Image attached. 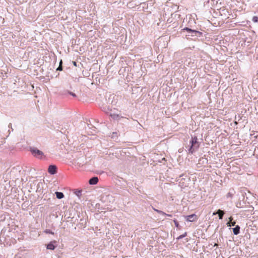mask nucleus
<instances>
[{"label":"nucleus","instance_id":"1","mask_svg":"<svg viewBox=\"0 0 258 258\" xmlns=\"http://www.w3.org/2000/svg\"><path fill=\"white\" fill-rule=\"evenodd\" d=\"M30 151L34 156L38 159H43L45 157L43 153L36 148H30Z\"/></svg>","mask_w":258,"mask_h":258},{"label":"nucleus","instance_id":"2","mask_svg":"<svg viewBox=\"0 0 258 258\" xmlns=\"http://www.w3.org/2000/svg\"><path fill=\"white\" fill-rule=\"evenodd\" d=\"M191 144V146L189 149V152L191 154H192L195 151L194 148L196 149H198L199 148V145L196 146V144H198V138L197 137H194L191 138V140L190 142Z\"/></svg>","mask_w":258,"mask_h":258},{"label":"nucleus","instance_id":"3","mask_svg":"<svg viewBox=\"0 0 258 258\" xmlns=\"http://www.w3.org/2000/svg\"><path fill=\"white\" fill-rule=\"evenodd\" d=\"M186 220L187 221L189 222H194L197 220V216L195 214H191L190 215H188L185 217Z\"/></svg>","mask_w":258,"mask_h":258},{"label":"nucleus","instance_id":"4","mask_svg":"<svg viewBox=\"0 0 258 258\" xmlns=\"http://www.w3.org/2000/svg\"><path fill=\"white\" fill-rule=\"evenodd\" d=\"M57 167L55 165H50L48 169V172L51 174H54L56 173Z\"/></svg>","mask_w":258,"mask_h":258},{"label":"nucleus","instance_id":"5","mask_svg":"<svg viewBox=\"0 0 258 258\" xmlns=\"http://www.w3.org/2000/svg\"><path fill=\"white\" fill-rule=\"evenodd\" d=\"M56 241L55 240H53L49 242L47 245V249L50 250H54L56 246L54 245V243H56Z\"/></svg>","mask_w":258,"mask_h":258},{"label":"nucleus","instance_id":"6","mask_svg":"<svg viewBox=\"0 0 258 258\" xmlns=\"http://www.w3.org/2000/svg\"><path fill=\"white\" fill-rule=\"evenodd\" d=\"M98 182V178L97 177H92L89 181V184H93V185L97 184Z\"/></svg>","mask_w":258,"mask_h":258},{"label":"nucleus","instance_id":"7","mask_svg":"<svg viewBox=\"0 0 258 258\" xmlns=\"http://www.w3.org/2000/svg\"><path fill=\"white\" fill-rule=\"evenodd\" d=\"M217 214H218L219 219H222L224 214V212L221 210H218L217 212H214L213 214V215H215Z\"/></svg>","mask_w":258,"mask_h":258},{"label":"nucleus","instance_id":"8","mask_svg":"<svg viewBox=\"0 0 258 258\" xmlns=\"http://www.w3.org/2000/svg\"><path fill=\"white\" fill-rule=\"evenodd\" d=\"M153 210L156 211V212H157L158 213L160 214H161L162 215H164V216H169V217H171L172 215H170V214H167L166 213H165V212L162 211H160V210H159L158 209H155V208H153Z\"/></svg>","mask_w":258,"mask_h":258},{"label":"nucleus","instance_id":"9","mask_svg":"<svg viewBox=\"0 0 258 258\" xmlns=\"http://www.w3.org/2000/svg\"><path fill=\"white\" fill-rule=\"evenodd\" d=\"M109 116L113 119H117L120 117L119 114L115 113H110Z\"/></svg>","mask_w":258,"mask_h":258},{"label":"nucleus","instance_id":"10","mask_svg":"<svg viewBox=\"0 0 258 258\" xmlns=\"http://www.w3.org/2000/svg\"><path fill=\"white\" fill-rule=\"evenodd\" d=\"M240 227L237 225L235 228H233V231L235 235H237L239 233Z\"/></svg>","mask_w":258,"mask_h":258},{"label":"nucleus","instance_id":"11","mask_svg":"<svg viewBox=\"0 0 258 258\" xmlns=\"http://www.w3.org/2000/svg\"><path fill=\"white\" fill-rule=\"evenodd\" d=\"M56 198L58 199H61L64 197V195L62 192L56 191L55 192Z\"/></svg>","mask_w":258,"mask_h":258},{"label":"nucleus","instance_id":"12","mask_svg":"<svg viewBox=\"0 0 258 258\" xmlns=\"http://www.w3.org/2000/svg\"><path fill=\"white\" fill-rule=\"evenodd\" d=\"M45 233H47V234H52L53 235L54 234V232L51 231L49 229H45L44 231Z\"/></svg>","mask_w":258,"mask_h":258},{"label":"nucleus","instance_id":"13","mask_svg":"<svg viewBox=\"0 0 258 258\" xmlns=\"http://www.w3.org/2000/svg\"><path fill=\"white\" fill-rule=\"evenodd\" d=\"M183 30H186V31H187L188 32H198L197 31L192 30H191V29H189V28H188L187 27L185 28Z\"/></svg>","mask_w":258,"mask_h":258},{"label":"nucleus","instance_id":"14","mask_svg":"<svg viewBox=\"0 0 258 258\" xmlns=\"http://www.w3.org/2000/svg\"><path fill=\"white\" fill-rule=\"evenodd\" d=\"M173 222H174V223L175 224V226L177 228H179V223H178V221L176 220H174Z\"/></svg>","mask_w":258,"mask_h":258},{"label":"nucleus","instance_id":"15","mask_svg":"<svg viewBox=\"0 0 258 258\" xmlns=\"http://www.w3.org/2000/svg\"><path fill=\"white\" fill-rule=\"evenodd\" d=\"M186 235V232H185L184 234H182V235H180L178 238L177 239H181L183 237H185V236Z\"/></svg>","mask_w":258,"mask_h":258},{"label":"nucleus","instance_id":"16","mask_svg":"<svg viewBox=\"0 0 258 258\" xmlns=\"http://www.w3.org/2000/svg\"><path fill=\"white\" fill-rule=\"evenodd\" d=\"M252 20L255 22H257L258 21V17H253Z\"/></svg>","mask_w":258,"mask_h":258},{"label":"nucleus","instance_id":"17","mask_svg":"<svg viewBox=\"0 0 258 258\" xmlns=\"http://www.w3.org/2000/svg\"><path fill=\"white\" fill-rule=\"evenodd\" d=\"M57 71H62V66H59L58 68L57 69Z\"/></svg>","mask_w":258,"mask_h":258},{"label":"nucleus","instance_id":"18","mask_svg":"<svg viewBox=\"0 0 258 258\" xmlns=\"http://www.w3.org/2000/svg\"><path fill=\"white\" fill-rule=\"evenodd\" d=\"M231 222V226H234L235 223H236L235 221H233V222L232 221V222Z\"/></svg>","mask_w":258,"mask_h":258},{"label":"nucleus","instance_id":"19","mask_svg":"<svg viewBox=\"0 0 258 258\" xmlns=\"http://www.w3.org/2000/svg\"><path fill=\"white\" fill-rule=\"evenodd\" d=\"M227 225L228 227H230L231 226V222H228L227 223Z\"/></svg>","mask_w":258,"mask_h":258},{"label":"nucleus","instance_id":"20","mask_svg":"<svg viewBox=\"0 0 258 258\" xmlns=\"http://www.w3.org/2000/svg\"><path fill=\"white\" fill-rule=\"evenodd\" d=\"M229 222H232V220H233V218H232V217H231H231H230L229 218Z\"/></svg>","mask_w":258,"mask_h":258},{"label":"nucleus","instance_id":"21","mask_svg":"<svg viewBox=\"0 0 258 258\" xmlns=\"http://www.w3.org/2000/svg\"><path fill=\"white\" fill-rule=\"evenodd\" d=\"M73 64H74V66L77 67V64L76 61H73Z\"/></svg>","mask_w":258,"mask_h":258},{"label":"nucleus","instance_id":"22","mask_svg":"<svg viewBox=\"0 0 258 258\" xmlns=\"http://www.w3.org/2000/svg\"><path fill=\"white\" fill-rule=\"evenodd\" d=\"M70 94H71V95H72V96H76L75 94H74V93H73L70 92Z\"/></svg>","mask_w":258,"mask_h":258},{"label":"nucleus","instance_id":"23","mask_svg":"<svg viewBox=\"0 0 258 258\" xmlns=\"http://www.w3.org/2000/svg\"><path fill=\"white\" fill-rule=\"evenodd\" d=\"M62 60H61L59 62V66H62Z\"/></svg>","mask_w":258,"mask_h":258}]
</instances>
